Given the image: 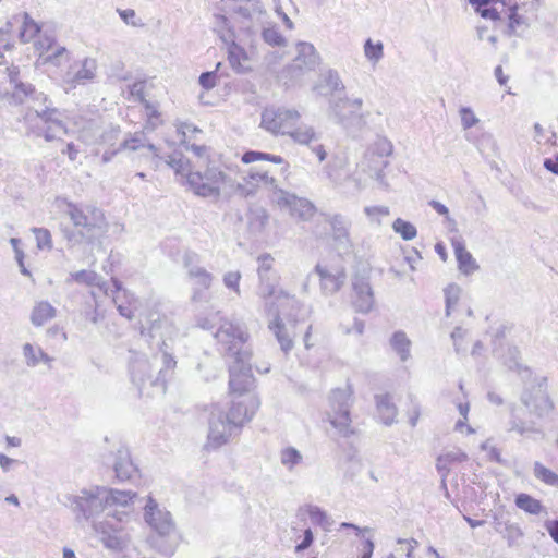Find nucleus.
<instances>
[{"mask_svg": "<svg viewBox=\"0 0 558 558\" xmlns=\"http://www.w3.org/2000/svg\"><path fill=\"white\" fill-rule=\"evenodd\" d=\"M135 497L131 490L90 486L70 495L68 500L77 520H93V529L100 535L102 544L119 550L123 547V539L118 532L130 521Z\"/></svg>", "mask_w": 558, "mask_h": 558, "instance_id": "nucleus-1", "label": "nucleus"}, {"mask_svg": "<svg viewBox=\"0 0 558 558\" xmlns=\"http://www.w3.org/2000/svg\"><path fill=\"white\" fill-rule=\"evenodd\" d=\"M178 330L166 316L154 311L147 314L141 325V336L155 352L151 360L137 359L131 364L132 381L142 392L148 383L154 392L163 395L172 377L177 361L173 344Z\"/></svg>", "mask_w": 558, "mask_h": 558, "instance_id": "nucleus-2", "label": "nucleus"}, {"mask_svg": "<svg viewBox=\"0 0 558 558\" xmlns=\"http://www.w3.org/2000/svg\"><path fill=\"white\" fill-rule=\"evenodd\" d=\"M7 71L11 90L7 92L3 98L10 105L31 104L24 116V121L29 130L47 142L59 140L63 134H66L62 113L59 109L52 107V101L31 83L24 82L16 66L8 68Z\"/></svg>", "mask_w": 558, "mask_h": 558, "instance_id": "nucleus-3", "label": "nucleus"}, {"mask_svg": "<svg viewBox=\"0 0 558 558\" xmlns=\"http://www.w3.org/2000/svg\"><path fill=\"white\" fill-rule=\"evenodd\" d=\"M66 214L76 228V231L65 234L71 246L82 243L93 244L108 231V222L104 211L94 205L69 203Z\"/></svg>", "mask_w": 558, "mask_h": 558, "instance_id": "nucleus-4", "label": "nucleus"}, {"mask_svg": "<svg viewBox=\"0 0 558 558\" xmlns=\"http://www.w3.org/2000/svg\"><path fill=\"white\" fill-rule=\"evenodd\" d=\"M301 114L299 111L286 108H267L262 113L260 125L275 135H289L296 144L310 145L318 141L320 134L311 125L296 126Z\"/></svg>", "mask_w": 558, "mask_h": 558, "instance_id": "nucleus-5", "label": "nucleus"}, {"mask_svg": "<svg viewBox=\"0 0 558 558\" xmlns=\"http://www.w3.org/2000/svg\"><path fill=\"white\" fill-rule=\"evenodd\" d=\"M257 295L264 302L266 312H271L274 303L287 302L291 305H300L295 296L290 295L283 289L278 288L279 275L274 268L275 258L269 253H263L257 258Z\"/></svg>", "mask_w": 558, "mask_h": 558, "instance_id": "nucleus-6", "label": "nucleus"}, {"mask_svg": "<svg viewBox=\"0 0 558 558\" xmlns=\"http://www.w3.org/2000/svg\"><path fill=\"white\" fill-rule=\"evenodd\" d=\"M361 97H336L329 100L328 118L345 130H360L366 125L368 112L363 111Z\"/></svg>", "mask_w": 558, "mask_h": 558, "instance_id": "nucleus-7", "label": "nucleus"}, {"mask_svg": "<svg viewBox=\"0 0 558 558\" xmlns=\"http://www.w3.org/2000/svg\"><path fill=\"white\" fill-rule=\"evenodd\" d=\"M187 184L201 197L219 198L234 187L232 179L218 168H207L205 172H189Z\"/></svg>", "mask_w": 558, "mask_h": 558, "instance_id": "nucleus-8", "label": "nucleus"}, {"mask_svg": "<svg viewBox=\"0 0 558 558\" xmlns=\"http://www.w3.org/2000/svg\"><path fill=\"white\" fill-rule=\"evenodd\" d=\"M352 388H337L331 391L329 397L330 411L328 420L342 437H349L354 434L351 426L350 408L352 404Z\"/></svg>", "mask_w": 558, "mask_h": 558, "instance_id": "nucleus-9", "label": "nucleus"}, {"mask_svg": "<svg viewBox=\"0 0 558 558\" xmlns=\"http://www.w3.org/2000/svg\"><path fill=\"white\" fill-rule=\"evenodd\" d=\"M251 352L238 351V356L229 366V388L231 393H236L239 397H244L254 385V377L252 375Z\"/></svg>", "mask_w": 558, "mask_h": 558, "instance_id": "nucleus-10", "label": "nucleus"}, {"mask_svg": "<svg viewBox=\"0 0 558 558\" xmlns=\"http://www.w3.org/2000/svg\"><path fill=\"white\" fill-rule=\"evenodd\" d=\"M183 265L189 278L194 281L192 301H205V291L211 287L214 276L201 265V257L194 252L184 253Z\"/></svg>", "mask_w": 558, "mask_h": 558, "instance_id": "nucleus-11", "label": "nucleus"}, {"mask_svg": "<svg viewBox=\"0 0 558 558\" xmlns=\"http://www.w3.org/2000/svg\"><path fill=\"white\" fill-rule=\"evenodd\" d=\"M215 338L219 345V350L231 355L233 360L238 356V351L248 352L247 350L242 349L248 338V335L240 325H235L228 320L223 322L215 332Z\"/></svg>", "mask_w": 558, "mask_h": 558, "instance_id": "nucleus-12", "label": "nucleus"}, {"mask_svg": "<svg viewBox=\"0 0 558 558\" xmlns=\"http://www.w3.org/2000/svg\"><path fill=\"white\" fill-rule=\"evenodd\" d=\"M144 519L157 536L168 538L174 534L175 525L169 511L161 508L151 497L144 507Z\"/></svg>", "mask_w": 558, "mask_h": 558, "instance_id": "nucleus-13", "label": "nucleus"}, {"mask_svg": "<svg viewBox=\"0 0 558 558\" xmlns=\"http://www.w3.org/2000/svg\"><path fill=\"white\" fill-rule=\"evenodd\" d=\"M275 203L280 209L302 220H310L316 213V207L311 201L284 190L276 191Z\"/></svg>", "mask_w": 558, "mask_h": 558, "instance_id": "nucleus-14", "label": "nucleus"}, {"mask_svg": "<svg viewBox=\"0 0 558 558\" xmlns=\"http://www.w3.org/2000/svg\"><path fill=\"white\" fill-rule=\"evenodd\" d=\"M521 401L526 409L537 417L549 414L554 409V403L547 393L545 378L531 389L524 390Z\"/></svg>", "mask_w": 558, "mask_h": 558, "instance_id": "nucleus-15", "label": "nucleus"}, {"mask_svg": "<svg viewBox=\"0 0 558 558\" xmlns=\"http://www.w3.org/2000/svg\"><path fill=\"white\" fill-rule=\"evenodd\" d=\"M97 61L93 58L73 62L63 74V83L66 88H75L78 85H85L96 77Z\"/></svg>", "mask_w": 558, "mask_h": 558, "instance_id": "nucleus-16", "label": "nucleus"}, {"mask_svg": "<svg viewBox=\"0 0 558 558\" xmlns=\"http://www.w3.org/2000/svg\"><path fill=\"white\" fill-rule=\"evenodd\" d=\"M259 405L260 401L257 396L245 395L242 399L232 401L228 414L225 415L235 428H241L253 418Z\"/></svg>", "mask_w": 558, "mask_h": 558, "instance_id": "nucleus-17", "label": "nucleus"}, {"mask_svg": "<svg viewBox=\"0 0 558 558\" xmlns=\"http://www.w3.org/2000/svg\"><path fill=\"white\" fill-rule=\"evenodd\" d=\"M236 429L222 411H213L209 418L208 446L219 448L227 444Z\"/></svg>", "mask_w": 558, "mask_h": 558, "instance_id": "nucleus-18", "label": "nucleus"}, {"mask_svg": "<svg viewBox=\"0 0 558 558\" xmlns=\"http://www.w3.org/2000/svg\"><path fill=\"white\" fill-rule=\"evenodd\" d=\"M120 149L128 153H140L143 157L161 159L158 148L148 142L144 132L128 133L119 143Z\"/></svg>", "mask_w": 558, "mask_h": 558, "instance_id": "nucleus-19", "label": "nucleus"}, {"mask_svg": "<svg viewBox=\"0 0 558 558\" xmlns=\"http://www.w3.org/2000/svg\"><path fill=\"white\" fill-rule=\"evenodd\" d=\"M354 292L353 306L360 313H369L375 305V298L369 280L363 276H354L352 279Z\"/></svg>", "mask_w": 558, "mask_h": 558, "instance_id": "nucleus-20", "label": "nucleus"}, {"mask_svg": "<svg viewBox=\"0 0 558 558\" xmlns=\"http://www.w3.org/2000/svg\"><path fill=\"white\" fill-rule=\"evenodd\" d=\"M509 433H515L519 436L531 439L534 441L543 440L545 438V432L543 427L535 421H525L521 418L514 410L511 411V418L508 422Z\"/></svg>", "mask_w": 558, "mask_h": 558, "instance_id": "nucleus-21", "label": "nucleus"}, {"mask_svg": "<svg viewBox=\"0 0 558 558\" xmlns=\"http://www.w3.org/2000/svg\"><path fill=\"white\" fill-rule=\"evenodd\" d=\"M326 222L330 226L332 239L339 247L349 250L352 246L350 229V219L342 214H331L326 217Z\"/></svg>", "mask_w": 558, "mask_h": 558, "instance_id": "nucleus-22", "label": "nucleus"}, {"mask_svg": "<svg viewBox=\"0 0 558 558\" xmlns=\"http://www.w3.org/2000/svg\"><path fill=\"white\" fill-rule=\"evenodd\" d=\"M314 271L319 277L320 290L325 295L337 293L344 284L347 278L343 270L337 269L332 271L319 264L315 266Z\"/></svg>", "mask_w": 558, "mask_h": 558, "instance_id": "nucleus-23", "label": "nucleus"}, {"mask_svg": "<svg viewBox=\"0 0 558 558\" xmlns=\"http://www.w3.org/2000/svg\"><path fill=\"white\" fill-rule=\"evenodd\" d=\"M279 303H274V307L271 312H267L268 315H272V320L269 322L268 328L272 331L276 337L278 343L280 344V349L284 354H288L294 345L293 338L290 331L287 329L282 319L279 315L278 306Z\"/></svg>", "mask_w": 558, "mask_h": 558, "instance_id": "nucleus-24", "label": "nucleus"}, {"mask_svg": "<svg viewBox=\"0 0 558 558\" xmlns=\"http://www.w3.org/2000/svg\"><path fill=\"white\" fill-rule=\"evenodd\" d=\"M113 471L119 481H131L138 474V469L134 464L129 449L122 447L117 450L113 457Z\"/></svg>", "mask_w": 558, "mask_h": 558, "instance_id": "nucleus-25", "label": "nucleus"}, {"mask_svg": "<svg viewBox=\"0 0 558 558\" xmlns=\"http://www.w3.org/2000/svg\"><path fill=\"white\" fill-rule=\"evenodd\" d=\"M468 459V454L458 448L448 450L437 458L436 469L441 475V487L446 490L447 497H449V493L447 489L446 478L450 473L451 466L465 462Z\"/></svg>", "mask_w": 558, "mask_h": 558, "instance_id": "nucleus-26", "label": "nucleus"}, {"mask_svg": "<svg viewBox=\"0 0 558 558\" xmlns=\"http://www.w3.org/2000/svg\"><path fill=\"white\" fill-rule=\"evenodd\" d=\"M451 245L458 262V268L462 274L471 275L478 269V265L472 254L466 250L462 236H452Z\"/></svg>", "mask_w": 558, "mask_h": 558, "instance_id": "nucleus-27", "label": "nucleus"}, {"mask_svg": "<svg viewBox=\"0 0 558 558\" xmlns=\"http://www.w3.org/2000/svg\"><path fill=\"white\" fill-rule=\"evenodd\" d=\"M228 61L239 74H245L253 70L247 51L234 40L228 45Z\"/></svg>", "mask_w": 558, "mask_h": 558, "instance_id": "nucleus-28", "label": "nucleus"}, {"mask_svg": "<svg viewBox=\"0 0 558 558\" xmlns=\"http://www.w3.org/2000/svg\"><path fill=\"white\" fill-rule=\"evenodd\" d=\"M38 49L41 50V57L45 62L61 65V61L69 60V52L65 47L54 43L53 39L45 37L38 41Z\"/></svg>", "mask_w": 558, "mask_h": 558, "instance_id": "nucleus-29", "label": "nucleus"}, {"mask_svg": "<svg viewBox=\"0 0 558 558\" xmlns=\"http://www.w3.org/2000/svg\"><path fill=\"white\" fill-rule=\"evenodd\" d=\"M74 125L78 133V138L82 142L88 145L96 144L98 142L100 128L97 120L78 117L74 120Z\"/></svg>", "mask_w": 558, "mask_h": 558, "instance_id": "nucleus-30", "label": "nucleus"}, {"mask_svg": "<svg viewBox=\"0 0 558 558\" xmlns=\"http://www.w3.org/2000/svg\"><path fill=\"white\" fill-rule=\"evenodd\" d=\"M22 354L27 367H36L40 363L47 364L51 367L53 357L49 356L39 345L25 343L22 347Z\"/></svg>", "mask_w": 558, "mask_h": 558, "instance_id": "nucleus-31", "label": "nucleus"}, {"mask_svg": "<svg viewBox=\"0 0 558 558\" xmlns=\"http://www.w3.org/2000/svg\"><path fill=\"white\" fill-rule=\"evenodd\" d=\"M375 400L377 412L381 422L386 425H391L392 423H395L398 414V409L391 401V396L388 393L376 395Z\"/></svg>", "mask_w": 558, "mask_h": 558, "instance_id": "nucleus-32", "label": "nucleus"}, {"mask_svg": "<svg viewBox=\"0 0 558 558\" xmlns=\"http://www.w3.org/2000/svg\"><path fill=\"white\" fill-rule=\"evenodd\" d=\"M75 281L81 284L97 287L105 294L108 293L107 282L94 270H80L72 272L66 282Z\"/></svg>", "mask_w": 558, "mask_h": 558, "instance_id": "nucleus-33", "label": "nucleus"}, {"mask_svg": "<svg viewBox=\"0 0 558 558\" xmlns=\"http://www.w3.org/2000/svg\"><path fill=\"white\" fill-rule=\"evenodd\" d=\"M57 310L47 301H40L35 304L31 313V322L36 327H41L48 320L52 319Z\"/></svg>", "mask_w": 558, "mask_h": 558, "instance_id": "nucleus-34", "label": "nucleus"}, {"mask_svg": "<svg viewBox=\"0 0 558 558\" xmlns=\"http://www.w3.org/2000/svg\"><path fill=\"white\" fill-rule=\"evenodd\" d=\"M296 59L299 62L298 66H305L311 69L315 66L318 62V54L316 52L315 47L305 41H301L296 45Z\"/></svg>", "mask_w": 558, "mask_h": 558, "instance_id": "nucleus-35", "label": "nucleus"}, {"mask_svg": "<svg viewBox=\"0 0 558 558\" xmlns=\"http://www.w3.org/2000/svg\"><path fill=\"white\" fill-rule=\"evenodd\" d=\"M269 215L263 207L252 208L247 217L248 230L253 234H260L267 227Z\"/></svg>", "mask_w": 558, "mask_h": 558, "instance_id": "nucleus-36", "label": "nucleus"}, {"mask_svg": "<svg viewBox=\"0 0 558 558\" xmlns=\"http://www.w3.org/2000/svg\"><path fill=\"white\" fill-rule=\"evenodd\" d=\"M260 35L264 43L271 47L283 48L288 45L286 37L279 32L277 25L272 23L264 24Z\"/></svg>", "mask_w": 558, "mask_h": 558, "instance_id": "nucleus-37", "label": "nucleus"}, {"mask_svg": "<svg viewBox=\"0 0 558 558\" xmlns=\"http://www.w3.org/2000/svg\"><path fill=\"white\" fill-rule=\"evenodd\" d=\"M515 506L529 514H541L546 512L544 506L538 499H535L529 494L521 493L517 495L514 500Z\"/></svg>", "mask_w": 558, "mask_h": 558, "instance_id": "nucleus-38", "label": "nucleus"}, {"mask_svg": "<svg viewBox=\"0 0 558 558\" xmlns=\"http://www.w3.org/2000/svg\"><path fill=\"white\" fill-rule=\"evenodd\" d=\"M241 160L244 163H251L259 160H267L271 161L274 163L283 165L282 172H287L289 169V163L284 161V159L281 156L278 155H271L267 153H260V151H254L250 150L243 154Z\"/></svg>", "mask_w": 558, "mask_h": 558, "instance_id": "nucleus-39", "label": "nucleus"}, {"mask_svg": "<svg viewBox=\"0 0 558 558\" xmlns=\"http://www.w3.org/2000/svg\"><path fill=\"white\" fill-rule=\"evenodd\" d=\"M390 344L400 356L401 361L404 362L410 357L411 341L403 331L395 332L390 339Z\"/></svg>", "mask_w": 558, "mask_h": 558, "instance_id": "nucleus-40", "label": "nucleus"}, {"mask_svg": "<svg viewBox=\"0 0 558 558\" xmlns=\"http://www.w3.org/2000/svg\"><path fill=\"white\" fill-rule=\"evenodd\" d=\"M307 513L312 523L319 525L325 532L331 530L333 520L325 510L317 506H311Z\"/></svg>", "mask_w": 558, "mask_h": 558, "instance_id": "nucleus-41", "label": "nucleus"}, {"mask_svg": "<svg viewBox=\"0 0 558 558\" xmlns=\"http://www.w3.org/2000/svg\"><path fill=\"white\" fill-rule=\"evenodd\" d=\"M235 12L247 20L259 19L266 15V9L259 0L248 1L246 5L239 7Z\"/></svg>", "mask_w": 558, "mask_h": 558, "instance_id": "nucleus-42", "label": "nucleus"}, {"mask_svg": "<svg viewBox=\"0 0 558 558\" xmlns=\"http://www.w3.org/2000/svg\"><path fill=\"white\" fill-rule=\"evenodd\" d=\"M120 133L121 131L119 126L108 125L107 128L100 131L98 135V142L96 144L109 148H114L121 142L119 141Z\"/></svg>", "mask_w": 558, "mask_h": 558, "instance_id": "nucleus-43", "label": "nucleus"}, {"mask_svg": "<svg viewBox=\"0 0 558 558\" xmlns=\"http://www.w3.org/2000/svg\"><path fill=\"white\" fill-rule=\"evenodd\" d=\"M364 56L373 64H377L384 57V45L380 40L373 41L371 38L364 43Z\"/></svg>", "mask_w": 558, "mask_h": 558, "instance_id": "nucleus-44", "label": "nucleus"}, {"mask_svg": "<svg viewBox=\"0 0 558 558\" xmlns=\"http://www.w3.org/2000/svg\"><path fill=\"white\" fill-rule=\"evenodd\" d=\"M166 163L174 170L177 174H181L187 179V173L191 171L190 161L184 158L181 154L174 153L172 155L167 156L165 159Z\"/></svg>", "mask_w": 558, "mask_h": 558, "instance_id": "nucleus-45", "label": "nucleus"}, {"mask_svg": "<svg viewBox=\"0 0 558 558\" xmlns=\"http://www.w3.org/2000/svg\"><path fill=\"white\" fill-rule=\"evenodd\" d=\"M303 456L294 447H287L280 452V462L289 471H292L296 465L302 463Z\"/></svg>", "mask_w": 558, "mask_h": 558, "instance_id": "nucleus-46", "label": "nucleus"}, {"mask_svg": "<svg viewBox=\"0 0 558 558\" xmlns=\"http://www.w3.org/2000/svg\"><path fill=\"white\" fill-rule=\"evenodd\" d=\"M392 229L404 241H411L417 235L416 227L402 218H397L392 223Z\"/></svg>", "mask_w": 558, "mask_h": 558, "instance_id": "nucleus-47", "label": "nucleus"}, {"mask_svg": "<svg viewBox=\"0 0 558 558\" xmlns=\"http://www.w3.org/2000/svg\"><path fill=\"white\" fill-rule=\"evenodd\" d=\"M533 473L537 480L545 483L546 485L558 486V474L543 465L541 462L534 463Z\"/></svg>", "mask_w": 558, "mask_h": 558, "instance_id": "nucleus-48", "label": "nucleus"}, {"mask_svg": "<svg viewBox=\"0 0 558 558\" xmlns=\"http://www.w3.org/2000/svg\"><path fill=\"white\" fill-rule=\"evenodd\" d=\"M32 232L35 235L36 246L40 251H51L52 250V238L51 233L46 228H32Z\"/></svg>", "mask_w": 558, "mask_h": 558, "instance_id": "nucleus-49", "label": "nucleus"}, {"mask_svg": "<svg viewBox=\"0 0 558 558\" xmlns=\"http://www.w3.org/2000/svg\"><path fill=\"white\" fill-rule=\"evenodd\" d=\"M369 150L379 157H388L393 151V145L387 137L380 136L373 143Z\"/></svg>", "mask_w": 558, "mask_h": 558, "instance_id": "nucleus-50", "label": "nucleus"}, {"mask_svg": "<svg viewBox=\"0 0 558 558\" xmlns=\"http://www.w3.org/2000/svg\"><path fill=\"white\" fill-rule=\"evenodd\" d=\"M323 81L330 93L344 90V84L335 70H329L323 75Z\"/></svg>", "mask_w": 558, "mask_h": 558, "instance_id": "nucleus-51", "label": "nucleus"}, {"mask_svg": "<svg viewBox=\"0 0 558 558\" xmlns=\"http://www.w3.org/2000/svg\"><path fill=\"white\" fill-rule=\"evenodd\" d=\"M445 299H446V315H450V311L458 304L461 289L457 284H449L445 289Z\"/></svg>", "mask_w": 558, "mask_h": 558, "instance_id": "nucleus-52", "label": "nucleus"}, {"mask_svg": "<svg viewBox=\"0 0 558 558\" xmlns=\"http://www.w3.org/2000/svg\"><path fill=\"white\" fill-rule=\"evenodd\" d=\"M364 213L371 222H375L377 225H380L381 217H386L390 214L387 206H366L364 208Z\"/></svg>", "mask_w": 558, "mask_h": 558, "instance_id": "nucleus-53", "label": "nucleus"}, {"mask_svg": "<svg viewBox=\"0 0 558 558\" xmlns=\"http://www.w3.org/2000/svg\"><path fill=\"white\" fill-rule=\"evenodd\" d=\"M429 206L439 215L445 216L446 221L448 223V228L451 232H457V222L453 218L449 216V209L446 205L438 201H430Z\"/></svg>", "mask_w": 558, "mask_h": 558, "instance_id": "nucleus-54", "label": "nucleus"}, {"mask_svg": "<svg viewBox=\"0 0 558 558\" xmlns=\"http://www.w3.org/2000/svg\"><path fill=\"white\" fill-rule=\"evenodd\" d=\"M241 272L239 270L228 271L223 275L222 281L226 288L234 291L238 295L241 294L240 280Z\"/></svg>", "mask_w": 558, "mask_h": 558, "instance_id": "nucleus-55", "label": "nucleus"}, {"mask_svg": "<svg viewBox=\"0 0 558 558\" xmlns=\"http://www.w3.org/2000/svg\"><path fill=\"white\" fill-rule=\"evenodd\" d=\"M220 65L221 64L218 63L216 65L215 71H208V72H204L201 74V76L198 78V83L205 90H210L217 85V82H218L217 71L220 68Z\"/></svg>", "mask_w": 558, "mask_h": 558, "instance_id": "nucleus-56", "label": "nucleus"}, {"mask_svg": "<svg viewBox=\"0 0 558 558\" xmlns=\"http://www.w3.org/2000/svg\"><path fill=\"white\" fill-rule=\"evenodd\" d=\"M459 114L461 119V125L464 130L471 129L480 122L478 118L470 107H462L459 110Z\"/></svg>", "mask_w": 558, "mask_h": 558, "instance_id": "nucleus-57", "label": "nucleus"}, {"mask_svg": "<svg viewBox=\"0 0 558 558\" xmlns=\"http://www.w3.org/2000/svg\"><path fill=\"white\" fill-rule=\"evenodd\" d=\"M112 301L117 305V310L119 314L128 319H132L134 317L135 308L132 305L126 304L121 295H112Z\"/></svg>", "mask_w": 558, "mask_h": 558, "instance_id": "nucleus-58", "label": "nucleus"}, {"mask_svg": "<svg viewBox=\"0 0 558 558\" xmlns=\"http://www.w3.org/2000/svg\"><path fill=\"white\" fill-rule=\"evenodd\" d=\"M500 2L504 7H507L509 9V11H510L509 27L511 29H514L515 25H518L520 23V17L517 16V14H515V10L519 5V1L518 0H500Z\"/></svg>", "mask_w": 558, "mask_h": 558, "instance_id": "nucleus-59", "label": "nucleus"}, {"mask_svg": "<svg viewBox=\"0 0 558 558\" xmlns=\"http://www.w3.org/2000/svg\"><path fill=\"white\" fill-rule=\"evenodd\" d=\"M466 336V330L461 327H456L451 332V339L453 341L454 350L457 353L465 351V348L462 345V341Z\"/></svg>", "mask_w": 558, "mask_h": 558, "instance_id": "nucleus-60", "label": "nucleus"}, {"mask_svg": "<svg viewBox=\"0 0 558 558\" xmlns=\"http://www.w3.org/2000/svg\"><path fill=\"white\" fill-rule=\"evenodd\" d=\"M39 32V26L33 22H25L23 26V31L21 32V38L23 41L31 40L37 33Z\"/></svg>", "mask_w": 558, "mask_h": 558, "instance_id": "nucleus-61", "label": "nucleus"}, {"mask_svg": "<svg viewBox=\"0 0 558 558\" xmlns=\"http://www.w3.org/2000/svg\"><path fill=\"white\" fill-rule=\"evenodd\" d=\"M178 134L181 135V142L185 143L190 133L201 132L198 128L187 122H180L177 125Z\"/></svg>", "mask_w": 558, "mask_h": 558, "instance_id": "nucleus-62", "label": "nucleus"}, {"mask_svg": "<svg viewBox=\"0 0 558 558\" xmlns=\"http://www.w3.org/2000/svg\"><path fill=\"white\" fill-rule=\"evenodd\" d=\"M117 11L125 24L132 25V26L141 25V23L136 20V13L133 9H126V10L118 9Z\"/></svg>", "mask_w": 558, "mask_h": 558, "instance_id": "nucleus-63", "label": "nucleus"}, {"mask_svg": "<svg viewBox=\"0 0 558 558\" xmlns=\"http://www.w3.org/2000/svg\"><path fill=\"white\" fill-rule=\"evenodd\" d=\"M314 542V534L311 529L304 531L303 539L294 547L296 554L307 549Z\"/></svg>", "mask_w": 558, "mask_h": 558, "instance_id": "nucleus-64", "label": "nucleus"}]
</instances>
